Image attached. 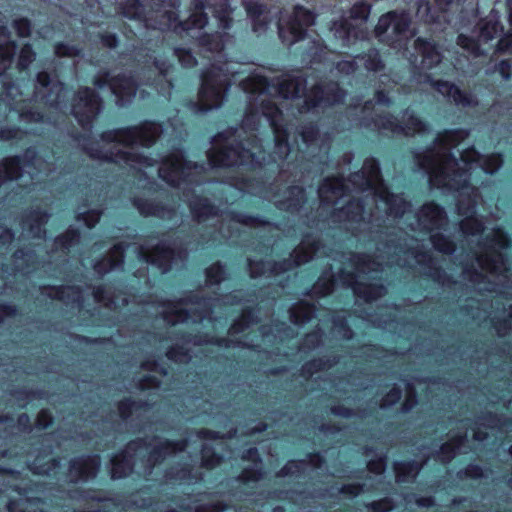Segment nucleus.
<instances>
[{
  "label": "nucleus",
  "instance_id": "49",
  "mask_svg": "<svg viewBox=\"0 0 512 512\" xmlns=\"http://www.w3.org/2000/svg\"><path fill=\"white\" fill-rule=\"evenodd\" d=\"M165 476L169 480H180L188 482H196L201 479L200 475L192 473L189 465H184L180 468L172 467L166 472Z\"/></svg>",
  "mask_w": 512,
  "mask_h": 512
},
{
  "label": "nucleus",
  "instance_id": "19",
  "mask_svg": "<svg viewBox=\"0 0 512 512\" xmlns=\"http://www.w3.org/2000/svg\"><path fill=\"white\" fill-rule=\"evenodd\" d=\"M202 169V166L186 162L180 153H173L162 159L161 165L157 168L160 178L173 187H180L182 184H192V170Z\"/></svg>",
  "mask_w": 512,
  "mask_h": 512
},
{
  "label": "nucleus",
  "instance_id": "15",
  "mask_svg": "<svg viewBox=\"0 0 512 512\" xmlns=\"http://www.w3.org/2000/svg\"><path fill=\"white\" fill-rule=\"evenodd\" d=\"M201 80L198 101L193 103L195 110L197 112H207L220 107L224 101L225 93L231 85L228 70L213 64L203 72Z\"/></svg>",
  "mask_w": 512,
  "mask_h": 512
},
{
  "label": "nucleus",
  "instance_id": "61",
  "mask_svg": "<svg viewBox=\"0 0 512 512\" xmlns=\"http://www.w3.org/2000/svg\"><path fill=\"white\" fill-rule=\"evenodd\" d=\"M36 59V53L33 51L30 44H25L20 51L17 68L19 70L27 69L32 62Z\"/></svg>",
  "mask_w": 512,
  "mask_h": 512
},
{
  "label": "nucleus",
  "instance_id": "31",
  "mask_svg": "<svg viewBox=\"0 0 512 512\" xmlns=\"http://www.w3.org/2000/svg\"><path fill=\"white\" fill-rule=\"evenodd\" d=\"M414 48L422 57L421 69H432L441 63L442 53L435 42L418 37L414 41Z\"/></svg>",
  "mask_w": 512,
  "mask_h": 512
},
{
  "label": "nucleus",
  "instance_id": "59",
  "mask_svg": "<svg viewBox=\"0 0 512 512\" xmlns=\"http://www.w3.org/2000/svg\"><path fill=\"white\" fill-rule=\"evenodd\" d=\"M333 322V332L344 338L351 339L353 336L352 330L347 326L346 317L344 315H335L332 319Z\"/></svg>",
  "mask_w": 512,
  "mask_h": 512
},
{
  "label": "nucleus",
  "instance_id": "50",
  "mask_svg": "<svg viewBox=\"0 0 512 512\" xmlns=\"http://www.w3.org/2000/svg\"><path fill=\"white\" fill-rule=\"evenodd\" d=\"M102 211L98 209H87V205L84 207H78L76 213L77 221H83L88 228L94 227L100 220Z\"/></svg>",
  "mask_w": 512,
  "mask_h": 512
},
{
  "label": "nucleus",
  "instance_id": "30",
  "mask_svg": "<svg viewBox=\"0 0 512 512\" xmlns=\"http://www.w3.org/2000/svg\"><path fill=\"white\" fill-rule=\"evenodd\" d=\"M470 422L471 421L469 419L460 421L458 429H462L464 431L454 434L448 442L442 444L440 450L436 454L438 460L442 463H448L454 458L456 452L461 450L467 440V428L470 426Z\"/></svg>",
  "mask_w": 512,
  "mask_h": 512
},
{
  "label": "nucleus",
  "instance_id": "34",
  "mask_svg": "<svg viewBox=\"0 0 512 512\" xmlns=\"http://www.w3.org/2000/svg\"><path fill=\"white\" fill-rule=\"evenodd\" d=\"M128 246L123 243L114 245L107 257L95 262V272L99 276H103L111 270L121 267L124 261V251Z\"/></svg>",
  "mask_w": 512,
  "mask_h": 512
},
{
  "label": "nucleus",
  "instance_id": "23",
  "mask_svg": "<svg viewBox=\"0 0 512 512\" xmlns=\"http://www.w3.org/2000/svg\"><path fill=\"white\" fill-rule=\"evenodd\" d=\"M93 84L99 89L108 86L112 94L116 96L118 105L130 102L137 91L136 81L126 74L111 77L109 72L102 71L94 77Z\"/></svg>",
  "mask_w": 512,
  "mask_h": 512
},
{
  "label": "nucleus",
  "instance_id": "3",
  "mask_svg": "<svg viewBox=\"0 0 512 512\" xmlns=\"http://www.w3.org/2000/svg\"><path fill=\"white\" fill-rule=\"evenodd\" d=\"M418 239L413 237H390L385 243L377 247L376 259H371L366 254L350 253L349 262L352 271L341 269L337 276L331 278L321 277L313 287V293L323 297L330 294L336 283L353 290L358 299L370 303L384 296L386 287L378 283H366L370 273H377L385 265H398L400 267H412L414 264L421 266V272L433 281L445 286L451 282L450 277L443 271L431 257L421 249Z\"/></svg>",
  "mask_w": 512,
  "mask_h": 512
},
{
  "label": "nucleus",
  "instance_id": "1",
  "mask_svg": "<svg viewBox=\"0 0 512 512\" xmlns=\"http://www.w3.org/2000/svg\"><path fill=\"white\" fill-rule=\"evenodd\" d=\"M467 135L463 130L438 134L433 146L422 154H416L415 161L418 168L429 176L432 185L458 192L457 211L464 216L460 230L469 249L467 260L461 262L463 280L479 293H507L510 278L502 250L509 247L510 240L500 228L483 237V222L475 217L480 196L478 181L473 177L475 172L492 175L502 166L503 160L498 154L484 156L474 148L463 150L457 159L450 150Z\"/></svg>",
  "mask_w": 512,
  "mask_h": 512
},
{
  "label": "nucleus",
  "instance_id": "52",
  "mask_svg": "<svg viewBox=\"0 0 512 512\" xmlns=\"http://www.w3.org/2000/svg\"><path fill=\"white\" fill-rule=\"evenodd\" d=\"M256 322V317L252 310L244 309L242 315L239 319H237L230 327L229 333L231 335H236L238 333L243 332L246 328L250 326V324Z\"/></svg>",
  "mask_w": 512,
  "mask_h": 512
},
{
  "label": "nucleus",
  "instance_id": "53",
  "mask_svg": "<svg viewBox=\"0 0 512 512\" xmlns=\"http://www.w3.org/2000/svg\"><path fill=\"white\" fill-rule=\"evenodd\" d=\"M15 50L14 42L0 45V76L11 66Z\"/></svg>",
  "mask_w": 512,
  "mask_h": 512
},
{
  "label": "nucleus",
  "instance_id": "36",
  "mask_svg": "<svg viewBox=\"0 0 512 512\" xmlns=\"http://www.w3.org/2000/svg\"><path fill=\"white\" fill-rule=\"evenodd\" d=\"M133 204L140 214L146 217L155 216L161 219H171L175 213L171 207L143 198H135Z\"/></svg>",
  "mask_w": 512,
  "mask_h": 512
},
{
  "label": "nucleus",
  "instance_id": "57",
  "mask_svg": "<svg viewBox=\"0 0 512 512\" xmlns=\"http://www.w3.org/2000/svg\"><path fill=\"white\" fill-rule=\"evenodd\" d=\"M93 297L96 302L102 303L107 308L116 307L115 300L112 297V293L109 288L105 286H98L93 288L92 291Z\"/></svg>",
  "mask_w": 512,
  "mask_h": 512
},
{
  "label": "nucleus",
  "instance_id": "63",
  "mask_svg": "<svg viewBox=\"0 0 512 512\" xmlns=\"http://www.w3.org/2000/svg\"><path fill=\"white\" fill-rule=\"evenodd\" d=\"M174 54L183 67L191 68L197 64L196 58L191 51L186 48H175Z\"/></svg>",
  "mask_w": 512,
  "mask_h": 512
},
{
  "label": "nucleus",
  "instance_id": "48",
  "mask_svg": "<svg viewBox=\"0 0 512 512\" xmlns=\"http://www.w3.org/2000/svg\"><path fill=\"white\" fill-rule=\"evenodd\" d=\"M199 46L205 52L219 53L222 51L224 44L218 33L204 34L199 37Z\"/></svg>",
  "mask_w": 512,
  "mask_h": 512
},
{
  "label": "nucleus",
  "instance_id": "9",
  "mask_svg": "<svg viewBox=\"0 0 512 512\" xmlns=\"http://www.w3.org/2000/svg\"><path fill=\"white\" fill-rule=\"evenodd\" d=\"M189 207L198 223L209 222L211 231L202 234L204 242H220L233 236L237 225L261 226L267 222L253 216L240 213H225L217 216L216 209L208 199L189 193H184Z\"/></svg>",
  "mask_w": 512,
  "mask_h": 512
},
{
  "label": "nucleus",
  "instance_id": "33",
  "mask_svg": "<svg viewBox=\"0 0 512 512\" xmlns=\"http://www.w3.org/2000/svg\"><path fill=\"white\" fill-rule=\"evenodd\" d=\"M323 462L324 459L320 454H310L305 460H291L277 473V477H298L305 474L308 467H311L312 469L320 468Z\"/></svg>",
  "mask_w": 512,
  "mask_h": 512
},
{
  "label": "nucleus",
  "instance_id": "46",
  "mask_svg": "<svg viewBox=\"0 0 512 512\" xmlns=\"http://www.w3.org/2000/svg\"><path fill=\"white\" fill-rule=\"evenodd\" d=\"M221 460L222 456L216 453V449L212 443L204 442L201 445V461L203 467L212 469L219 465Z\"/></svg>",
  "mask_w": 512,
  "mask_h": 512
},
{
  "label": "nucleus",
  "instance_id": "58",
  "mask_svg": "<svg viewBox=\"0 0 512 512\" xmlns=\"http://www.w3.org/2000/svg\"><path fill=\"white\" fill-rule=\"evenodd\" d=\"M370 12L371 5L369 3L364 1L355 3L350 10V20H356L364 23L368 20Z\"/></svg>",
  "mask_w": 512,
  "mask_h": 512
},
{
  "label": "nucleus",
  "instance_id": "37",
  "mask_svg": "<svg viewBox=\"0 0 512 512\" xmlns=\"http://www.w3.org/2000/svg\"><path fill=\"white\" fill-rule=\"evenodd\" d=\"M243 459L253 462L252 467L244 468L238 479L242 482L258 481L262 478L261 461L257 448H250L243 454Z\"/></svg>",
  "mask_w": 512,
  "mask_h": 512
},
{
  "label": "nucleus",
  "instance_id": "24",
  "mask_svg": "<svg viewBox=\"0 0 512 512\" xmlns=\"http://www.w3.org/2000/svg\"><path fill=\"white\" fill-rule=\"evenodd\" d=\"M262 111L273 131L275 141L274 159L283 160L289 155L290 146L288 144V132L282 124V112L277 105L267 102L264 98L262 99Z\"/></svg>",
  "mask_w": 512,
  "mask_h": 512
},
{
  "label": "nucleus",
  "instance_id": "6",
  "mask_svg": "<svg viewBox=\"0 0 512 512\" xmlns=\"http://www.w3.org/2000/svg\"><path fill=\"white\" fill-rule=\"evenodd\" d=\"M188 441L184 439L175 442L160 437L130 441L119 455L111 459V477H126L134 468L139 474L147 476L165 458L183 451Z\"/></svg>",
  "mask_w": 512,
  "mask_h": 512
},
{
  "label": "nucleus",
  "instance_id": "47",
  "mask_svg": "<svg viewBox=\"0 0 512 512\" xmlns=\"http://www.w3.org/2000/svg\"><path fill=\"white\" fill-rule=\"evenodd\" d=\"M79 240V231L74 228H69L63 235L55 239L54 245L57 250L60 249L63 253H67L72 246L78 244Z\"/></svg>",
  "mask_w": 512,
  "mask_h": 512
},
{
  "label": "nucleus",
  "instance_id": "2",
  "mask_svg": "<svg viewBox=\"0 0 512 512\" xmlns=\"http://www.w3.org/2000/svg\"><path fill=\"white\" fill-rule=\"evenodd\" d=\"M363 194L353 197L348 203L332 213L334 222L343 223L352 233L359 231L358 226L379 222L380 214L397 219L411 210V203L402 194L389 191L381 176L379 162L367 158L362 169L354 172L345 181L338 177H327L318 188L322 203L335 204L348 192Z\"/></svg>",
  "mask_w": 512,
  "mask_h": 512
},
{
  "label": "nucleus",
  "instance_id": "32",
  "mask_svg": "<svg viewBox=\"0 0 512 512\" xmlns=\"http://www.w3.org/2000/svg\"><path fill=\"white\" fill-rule=\"evenodd\" d=\"M41 294L52 299H58L65 305L82 306V292L75 286H45L41 287Z\"/></svg>",
  "mask_w": 512,
  "mask_h": 512
},
{
  "label": "nucleus",
  "instance_id": "55",
  "mask_svg": "<svg viewBox=\"0 0 512 512\" xmlns=\"http://www.w3.org/2000/svg\"><path fill=\"white\" fill-rule=\"evenodd\" d=\"M166 356L168 359L178 363H187L191 359L190 350L183 345L180 346L178 343L167 350Z\"/></svg>",
  "mask_w": 512,
  "mask_h": 512
},
{
  "label": "nucleus",
  "instance_id": "17",
  "mask_svg": "<svg viewBox=\"0 0 512 512\" xmlns=\"http://www.w3.org/2000/svg\"><path fill=\"white\" fill-rule=\"evenodd\" d=\"M503 32V27L494 16H488L480 20L470 35L460 34L457 44L474 57L486 54V45L495 36Z\"/></svg>",
  "mask_w": 512,
  "mask_h": 512
},
{
  "label": "nucleus",
  "instance_id": "60",
  "mask_svg": "<svg viewBox=\"0 0 512 512\" xmlns=\"http://www.w3.org/2000/svg\"><path fill=\"white\" fill-rule=\"evenodd\" d=\"M155 66L158 69L161 76L163 77V79L165 80L166 85H167V90H165L164 87H161L160 92L164 96L170 97V90L173 87V84H172V78H169L168 76H169L170 70L172 69V66L169 63H167L166 61H160V60L155 61Z\"/></svg>",
  "mask_w": 512,
  "mask_h": 512
},
{
  "label": "nucleus",
  "instance_id": "18",
  "mask_svg": "<svg viewBox=\"0 0 512 512\" xmlns=\"http://www.w3.org/2000/svg\"><path fill=\"white\" fill-rule=\"evenodd\" d=\"M152 241L153 239L146 240L135 248V252L140 260L156 266L161 271V274L168 272L172 264L177 261H184L186 257L185 251L179 250L176 252L165 242H159L154 245Z\"/></svg>",
  "mask_w": 512,
  "mask_h": 512
},
{
  "label": "nucleus",
  "instance_id": "56",
  "mask_svg": "<svg viewBox=\"0 0 512 512\" xmlns=\"http://www.w3.org/2000/svg\"><path fill=\"white\" fill-rule=\"evenodd\" d=\"M60 462L57 459H51L47 463H42L40 458L35 459L32 463L31 470L36 474L51 475L56 474Z\"/></svg>",
  "mask_w": 512,
  "mask_h": 512
},
{
  "label": "nucleus",
  "instance_id": "40",
  "mask_svg": "<svg viewBox=\"0 0 512 512\" xmlns=\"http://www.w3.org/2000/svg\"><path fill=\"white\" fill-rule=\"evenodd\" d=\"M462 310L465 314L474 320L481 321L488 317L487 303L484 300L469 297L465 300Z\"/></svg>",
  "mask_w": 512,
  "mask_h": 512
},
{
  "label": "nucleus",
  "instance_id": "12",
  "mask_svg": "<svg viewBox=\"0 0 512 512\" xmlns=\"http://www.w3.org/2000/svg\"><path fill=\"white\" fill-rule=\"evenodd\" d=\"M236 133L237 130H227L214 138L213 146L207 152L212 167H231L259 162L255 158V153L238 140L239 136Z\"/></svg>",
  "mask_w": 512,
  "mask_h": 512
},
{
  "label": "nucleus",
  "instance_id": "27",
  "mask_svg": "<svg viewBox=\"0 0 512 512\" xmlns=\"http://www.w3.org/2000/svg\"><path fill=\"white\" fill-rule=\"evenodd\" d=\"M482 428H498L502 432L510 433L512 432V419H503L491 412L483 414L471 427L474 440L483 441L487 438V433L483 432Z\"/></svg>",
  "mask_w": 512,
  "mask_h": 512
},
{
  "label": "nucleus",
  "instance_id": "14",
  "mask_svg": "<svg viewBox=\"0 0 512 512\" xmlns=\"http://www.w3.org/2000/svg\"><path fill=\"white\" fill-rule=\"evenodd\" d=\"M320 249V242L312 237H305L293 250L288 259L281 262L256 261L248 259L250 276H273L291 270L297 266L307 263Z\"/></svg>",
  "mask_w": 512,
  "mask_h": 512
},
{
  "label": "nucleus",
  "instance_id": "13",
  "mask_svg": "<svg viewBox=\"0 0 512 512\" xmlns=\"http://www.w3.org/2000/svg\"><path fill=\"white\" fill-rule=\"evenodd\" d=\"M448 224L447 213L434 202L425 203L414 215V221L408 226L412 231H424L431 233L429 240L434 249L443 254H452L455 251V244L443 234L435 230H441Z\"/></svg>",
  "mask_w": 512,
  "mask_h": 512
},
{
  "label": "nucleus",
  "instance_id": "22",
  "mask_svg": "<svg viewBox=\"0 0 512 512\" xmlns=\"http://www.w3.org/2000/svg\"><path fill=\"white\" fill-rule=\"evenodd\" d=\"M34 96L37 101L55 109H61L66 100L63 84L45 71L37 74Z\"/></svg>",
  "mask_w": 512,
  "mask_h": 512
},
{
  "label": "nucleus",
  "instance_id": "16",
  "mask_svg": "<svg viewBox=\"0 0 512 512\" xmlns=\"http://www.w3.org/2000/svg\"><path fill=\"white\" fill-rule=\"evenodd\" d=\"M421 66L416 67L412 73L411 81L419 90L428 91L429 88L434 89L441 95L447 97L451 102L463 108L474 107L478 101L474 95L459 89L453 83L445 80H435L431 74L422 71Z\"/></svg>",
  "mask_w": 512,
  "mask_h": 512
},
{
  "label": "nucleus",
  "instance_id": "51",
  "mask_svg": "<svg viewBox=\"0 0 512 512\" xmlns=\"http://www.w3.org/2000/svg\"><path fill=\"white\" fill-rule=\"evenodd\" d=\"M330 31L333 36L341 42L342 46H349V19L334 21Z\"/></svg>",
  "mask_w": 512,
  "mask_h": 512
},
{
  "label": "nucleus",
  "instance_id": "28",
  "mask_svg": "<svg viewBox=\"0 0 512 512\" xmlns=\"http://www.w3.org/2000/svg\"><path fill=\"white\" fill-rule=\"evenodd\" d=\"M273 197L277 208L292 213L299 211L307 200L305 190L300 186H289Z\"/></svg>",
  "mask_w": 512,
  "mask_h": 512
},
{
  "label": "nucleus",
  "instance_id": "7",
  "mask_svg": "<svg viewBox=\"0 0 512 512\" xmlns=\"http://www.w3.org/2000/svg\"><path fill=\"white\" fill-rule=\"evenodd\" d=\"M179 5L180 0H151V9L145 12L144 6L138 0H125L120 3V13L128 19L142 20L147 26L160 30L171 29L177 33L206 26L208 17L203 12V3L200 0H194V10L182 21H178L176 13Z\"/></svg>",
  "mask_w": 512,
  "mask_h": 512
},
{
  "label": "nucleus",
  "instance_id": "29",
  "mask_svg": "<svg viewBox=\"0 0 512 512\" xmlns=\"http://www.w3.org/2000/svg\"><path fill=\"white\" fill-rule=\"evenodd\" d=\"M49 217V214L39 209L25 212L22 218V234L27 238H42L46 234L43 227Z\"/></svg>",
  "mask_w": 512,
  "mask_h": 512
},
{
  "label": "nucleus",
  "instance_id": "54",
  "mask_svg": "<svg viewBox=\"0 0 512 512\" xmlns=\"http://www.w3.org/2000/svg\"><path fill=\"white\" fill-rule=\"evenodd\" d=\"M493 326L499 336H505L512 329V304L503 313V318L492 319Z\"/></svg>",
  "mask_w": 512,
  "mask_h": 512
},
{
  "label": "nucleus",
  "instance_id": "35",
  "mask_svg": "<svg viewBox=\"0 0 512 512\" xmlns=\"http://www.w3.org/2000/svg\"><path fill=\"white\" fill-rule=\"evenodd\" d=\"M244 4L247 14L251 18L253 31L258 34L265 32L271 22V16L267 7L251 0L246 1Z\"/></svg>",
  "mask_w": 512,
  "mask_h": 512
},
{
  "label": "nucleus",
  "instance_id": "41",
  "mask_svg": "<svg viewBox=\"0 0 512 512\" xmlns=\"http://www.w3.org/2000/svg\"><path fill=\"white\" fill-rule=\"evenodd\" d=\"M355 59L363 62V66L367 71L382 72L385 69V63L380 55V52L371 48L367 52L357 55Z\"/></svg>",
  "mask_w": 512,
  "mask_h": 512
},
{
  "label": "nucleus",
  "instance_id": "11",
  "mask_svg": "<svg viewBox=\"0 0 512 512\" xmlns=\"http://www.w3.org/2000/svg\"><path fill=\"white\" fill-rule=\"evenodd\" d=\"M242 300V292L234 291L229 295L221 298H199L195 296L193 299H181L179 301L163 302L161 307V315L163 320L171 325L178 323H197L208 318L212 320V309L223 305H233Z\"/></svg>",
  "mask_w": 512,
  "mask_h": 512
},
{
  "label": "nucleus",
  "instance_id": "20",
  "mask_svg": "<svg viewBox=\"0 0 512 512\" xmlns=\"http://www.w3.org/2000/svg\"><path fill=\"white\" fill-rule=\"evenodd\" d=\"M41 164L42 161L34 149H27L22 156L4 158L0 161V186L17 180L24 170L33 177L40 170Z\"/></svg>",
  "mask_w": 512,
  "mask_h": 512
},
{
  "label": "nucleus",
  "instance_id": "62",
  "mask_svg": "<svg viewBox=\"0 0 512 512\" xmlns=\"http://www.w3.org/2000/svg\"><path fill=\"white\" fill-rule=\"evenodd\" d=\"M206 278L211 285L219 284L226 278V270L220 263H215L206 270Z\"/></svg>",
  "mask_w": 512,
  "mask_h": 512
},
{
  "label": "nucleus",
  "instance_id": "25",
  "mask_svg": "<svg viewBox=\"0 0 512 512\" xmlns=\"http://www.w3.org/2000/svg\"><path fill=\"white\" fill-rule=\"evenodd\" d=\"M402 124L391 115L378 116L373 119L374 127L381 133H404L412 135L414 133H424L427 131V125L416 117L412 112L406 111L403 115Z\"/></svg>",
  "mask_w": 512,
  "mask_h": 512
},
{
  "label": "nucleus",
  "instance_id": "64",
  "mask_svg": "<svg viewBox=\"0 0 512 512\" xmlns=\"http://www.w3.org/2000/svg\"><path fill=\"white\" fill-rule=\"evenodd\" d=\"M495 52L499 54H512V29L498 40Z\"/></svg>",
  "mask_w": 512,
  "mask_h": 512
},
{
  "label": "nucleus",
  "instance_id": "38",
  "mask_svg": "<svg viewBox=\"0 0 512 512\" xmlns=\"http://www.w3.org/2000/svg\"><path fill=\"white\" fill-rule=\"evenodd\" d=\"M36 254L32 250L19 249L13 254V263L17 271L29 273L35 268Z\"/></svg>",
  "mask_w": 512,
  "mask_h": 512
},
{
  "label": "nucleus",
  "instance_id": "43",
  "mask_svg": "<svg viewBox=\"0 0 512 512\" xmlns=\"http://www.w3.org/2000/svg\"><path fill=\"white\" fill-rule=\"evenodd\" d=\"M290 320L297 325H302L312 319L315 307L307 303H297L289 309Z\"/></svg>",
  "mask_w": 512,
  "mask_h": 512
},
{
  "label": "nucleus",
  "instance_id": "39",
  "mask_svg": "<svg viewBox=\"0 0 512 512\" xmlns=\"http://www.w3.org/2000/svg\"><path fill=\"white\" fill-rule=\"evenodd\" d=\"M214 6V16L218 21L219 27L229 29L232 23V8L229 4L230 0H209Z\"/></svg>",
  "mask_w": 512,
  "mask_h": 512
},
{
  "label": "nucleus",
  "instance_id": "10",
  "mask_svg": "<svg viewBox=\"0 0 512 512\" xmlns=\"http://www.w3.org/2000/svg\"><path fill=\"white\" fill-rule=\"evenodd\" d=\"M314 22L315 14L301 6H296L291 13L282 15L278 21V35L281 41L287 46L306 43L301 49L310 62L320 60L325 48L318 36L311 37L307 32Z\"/></svg>",
  "mask_w": 512,
  "mask_h": 512
},
{
  "label": "nucleus",
  "instance_id": "4",
  "mask_svg": "<svg viewBox=\"0 0 512 512\" xmlns=\"http://www.w3.org/2000/svg\"><path fill=\"white\" fill-rule=\"evenodd\" d=\"M240 84L242 89L251 95L249 108L241 126L246 133L257 129L260 113L265 117L262 111L263 98L276 105L269 99L271 95H279L284 99H297L304 95L303 103L298 107L300 113L339 103L345 98V92L335 82L317 84L306 92V80L301 76L282 75L270 83L266 77L251 75L241 79Z\"/></svg>",
  "mask_w": 512,
  "mask_h": 512
},
{
  "label": "nucleus",
  "instance_id": "45",
  "mask_svg": "<svg viewBox=\"0 0 512 512\" xmlns=\"http://www.w3.org/2000/svg\"><path fill=\"white\" fill-rule=\"evenodd\" d=\"M118 410L121 418L124 420L134 415L138 418L141 416L140 410H143L144 412L148 410V403L124 400L119 403Z\"/></svg>",
  "mask_w": 512,
  "mask_h": 512
},
{
  "label": "nucleus",
  "instance_id": "44",
  "mask_svg": "<svg viewBox=\"0 0 512 512\" xmlns=\"http://www.w3.org/2000/svg\"><path fill=\"white\" fill-rule=\"evenodd\" d=\"M338 362V359L336 357H326V358H320V359H314L310 362H307L301 370V375L305 379L311 378L316 372L326 370L331 368L333 365H335Z\"/></svg>",
  "mask_w": 512,
  "mask_h": 512
},
{
  "label": "nucleus",
  "instance_id": "26",
  "mask_svg": "<svg viewBox=\"0 0 512 512\" xmlns=\"http://www.w3.org/2000/svg\"><path fill=\"white\" fill-rule=\"evenodd\" d=\"M100 467V458L96 455L78 457L70 462L68 479L70 482L94 478Z\"/></svg>",
  "mask_w": 512,
  "mask_h": 512
},
{
  "label": "nucleus",
  "instance_id": "8",
  "mask_svg": "<svg viewBox=\"0 0 512 512\" xmlns=\"http://www.w3.org/2000/svg\"><path fill=\"white\" fill-rule=\"evenodd\" d=\"M412 15L419 22L432 23L436 16L428 0H409L407 8L395 9L383 14L375 26V37L392 48H401L417 34Z\"/></svg>",
  "mask_w": 512,
  "mask_h": 512
},
{
  "label": "nucleus",
  "instance_id": "42",
  "mask_svg": "<svg viewBox=\"0 0 512 512\" xmlns=\"http://www.w3.org/2000/svg\"><path fill=\"white\" fill-rule=\"evenodd\" d=\"M421 466L416 461L397 462L394 464V471L397 482H411L420 471Z\"/></svg>",
  "mask_w": 512,
  "mask_h": 512
},
{
  "label": "nucleus",
  "instance_id": "5",
  "mask_svg": "<svg viewBox=\"0 0 512 512\" xmlns=\"http://www.w3.org/2000/svg\"><path fill=\"white\" fill-rule=\"evenodd\" d=\"M162 133L159 124L144 123L139 127H129L104 132L101 135L102 141L107 145H113L108 149L99 147V144L85 146L87 154L94 159L124 163L134 169L141 170L156 164V161L135 152L134 146L140 145L149 147L155 143Z\"/></svg>",
  "mask_w": 512,
  "mask_h": 512
},
{
  "label": "nucleus",
  "instance_id": "21",
  "mask_svg": "<svg viewBox=\"0 0 512 512\" xmlns=\"http://www.w3.org/2000/svg\"><path fill=\"white\" fill-rule=\"evenodd\" d=\"M102 108L103 103L99 95L92 88L83 87L75 94L71 110L78 123L84 129H89Z\"/></svg>",
  "mask_w": 512,
  "mask_h": 512
}]
</instances>
